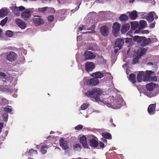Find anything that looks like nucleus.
Wrapping results in <instances>:
<instances>
[{
    "label": "nucleus",
    "instance_id": "1",
    "mask_svg": "<svg viewBox=\"0 0 159 159\" xmlns=\"http://www.w3.org/2000/svg\"><path fill=\"white\" fill-rule=\"evenodd\" d=\"M102 94V92L101 89L95 88L88 91L85 93V95L88 98H90L96 101H99Z\"/></svg>",
    "mask_w": 159,
    "mask_h": 159
},
{
    "label": "nucleus",
    "instance_id": "2",
    "mask_svg": "<svg viewBox=\"0 0 159 159\" xmlns=\"http://www.w3.org/2000/svg\"><path fill=\"white\" fill-rule=\"evenodd\" d=\"M115 99H113L111 103H108L107 106L113 109H117L122 105V100L120 95L115 94Z\"/></svg>",
    "mask_w": 159,
    "mask_h": 159
},
{
    "label": "nucleus",
    "instance_id": "3",
    "mask_svg": "<svg viewBox=\"0 0 159 159\" xmlns=\"http://www.w3.org/2000/svg\"><path fill=\"white\" fill-rule=\"evenodd\" d=\"M89 138H90L88 139V141L89 145L94 148H97L98 145V142L96 140L97 139V138L93 135L90 136Z\"/></svg>",
    "mask_w": 159,
    "mask_h": 159
},
{
    "label": "nucleus",
    "instance_id": "4",
    "mask_svg": "<svg viewBox=\"0 0 159 159\" xmlns=\"http://www.w3.org/2000/svg\"><path fill=\"white\" fill-rule=\"evenodd\" d=\"M86 84L89 86H95L98 85L99 81L96 78H92L86 79L85 81Z\"/></svg>",
    "mask_w": 159,
    "mask_h": 159
},
{
    "label": "nucleus",
    "instance_id": "5",
    "mask_svg": "<svg viewBox=\"0 0 159 159\" xmlns=\"http://www.w3.org/2000/svg\"><path fill=\"white\" fill-rule=\"evenodd\" d=\"M121 25L117 22L113 23L112 26V32L114 36H116L117 34L120 31Z\"/></svg>",
    "mask_w": 159,
    "mask_h": 159
},
{
    "label": "nucleus",
    "instance_id": "6",
    "mask_svg": "<svg viewBox=\"0 0 159 159\" xmlns=\"http://www.w3.org/2000/svg\"><path fill=\"white\" fill-rule=\"evenodd\" d=\"M83 55L84 57V61L88 59H93L96 57V55L93 52L91 51H85Z\"/></svg>",
    "mask_w": 159,
    "mask_h": 159
},
{
    "label": "nucleus",
    "instance_id": "7",
    "mask_svg": "<svg viewBox=\"0 0 159 159\" xmlns=\"http://www.w3.org/2000/svg\"><path fill=\"white\" fill-rule=\"evenodd\" d=\"M95 67V64L93 62L88 61L85 63V70L87 72L92 71Z\"/></svg>",
    "mask_w": 159,
    "mask_h": 159
},
{
    "label": "nucleus",
    "instance_id": "8",
    "mask_svg": "<svg viewBox=\"0 0 159 159\" xmlns=\"http://www.w3.org/2000/svg\"><path fill=\"white\" fill-rule=\"evenodd\" d=\"M107 75H108V77H110L111 75V74L109 72L103 74L100 72H96L93 74V76L94 77V78H96L97 79L98 78L101 79L103 77L104 75L105 76Z\"/></svg>",
    "mask_w": 159,
    "mask_h": 159
},
{
    "label": "nucleus",
    "instance_id": "9",
    "mask_svg": "<svg viewBox=\"0 0 159 159\" xmlns=\"http://www.w3.org/2000/svg\"><path fill=\"white\" fill-rule=\"evenodd\" d=\"M33 21L36 26H38L44 23L43 20L41 19L40 16H36L33 19Z\"/></svg>",
    "mask_w": 159,
    "mask_h": 159
},
{
    "label": "nucleus",
    "instance_id": "10",
    "mask_svg": "<svg viewBox=\"0 0 159 159\" xmlns=\"http://www.w3.org/2000/svg\"><path fill=\"white\" fill-rule=\"evenodd\" d=\"M153 72L151 70H146L144 73L143 75V80L144 82L150 80V78Z\"/></svg>",
    "mask_w": 159,
    "mask_h": 159
},
{
    "label": "nucleus",
    "instance_id": "11",
    "mask_svg": "<svg viewBox=\"0 0 159 159\" xmlns=\"http://www.w3.org/2000/svg\"><path fill=\"white\" fill-rule=\"evenodd\" d=\"M21 17L25 20H27L31 17V12L28 10L23 11L21 14Z\"/></svg>",
    "mask_w": 159,
    "mask_h": 159
},
{
    "label": "nucleus",
    "instance_id": "12",
    "mask_svg": "<svg viewBox=\"0 0 159 159\" xmlns=\"http://www.w3.org/2000/svg\"><path fill=\"white\" fill-rule=\"evenodd\" d=\"M17 57V54L13 52H11L7 56V59L10 61H13L15 60Z\"/></svg>",
    "mask_w": 159,
    "mask_h": 159
},
{
    "label": "nucleus",
    "instance_id": "13",
    "mask_svg": "<svg viewBox=\"0 0 159 159\" xmlns=\"http://www.w3.org/2000/svg\"><path fill=\"white\" fill-rule=\"evenodd\" d=\"M59 142L60 145L63 149L66 150L69 148L67 141L61 138Z\"/></svg>",
    "mask_w": 159,
    "mask_h": 159
},
{
    "label": "nucleus",
    "instance_id": "14",
    "mask_svg": "<svg viewBox=\"0 0 159 159\" xmlns=\"http://www.w3.org/2000/svg\"><path fill=\"white\" fill-rule=\"evenodd\" d=\"M156 106V104H152L149 105L148 108V111L150 114L153 115L155 113Z\"/></svg>",
    "mask_w": 159,
    "mask_h": 159
},
{
    "label": "nucleus",
    "instance_id": "15",
    "mask_svg": "<svg viewBox=\"0 0 159 159\" xmlns=\"http://www.w3.org/2000/svg\"><path fill=\"white\" fill-rule=\"evenodd\" d=\"M16 22L17 25L22 29H24L26 27V24L23 21L19 19L15 20Z\"/></svg>",
    "mask_w": 159,
    "mask_h": 159
},
{
    "label": "nucleus",
    "instance_id": "16",
    "mask_svg": "<svg viewBox=\"0 0 159 159\" xmlns=\"http://www.w3.org/2000/svg\"><path fill=\"white\" fill-rule=\"evenodd\" d=\"M101 34L104 36H107L108 34V28L105 25L101 27L100 29Z\"/></svg>",
    "mask_w": 159,
    "mask_h": 159
},
{
    "label": "nucleus",
    "instance_id": "17",
    "mask_svg": "<svg viewBox=\"0 0 159 159\" xmlns=\"http://www.w3.org/2000/svg\"><path fill=\"white\" fill-rule=\"evenodd\" d=\"M147 49L144 48H139L138 49L136 54L137 56L140 57L147 52Z\"/></svg>",
    "mask_w": 159,
    "mask_h": 159
},
{
    "label": "nucleus",
    "instance_id": "18",
    "mask_svg": "<svg viewBox=\"0 0 159 159\" xmlns=\"http://www.w3.org/2000/svg\"><path fill=\"white\" fill-rule=\"evenodd\" d=\"M80 143L82 144L84 148H88L89 146L87 142L86 138L85 136H83L80 139Z\"/></svg>",
    "mask_w": 159,
    "mask_h": 159
},
{
    "label": "nucleus",
    "instance_id": "19",
    "mask_svg": "<svg viewBox=\"0 0 159 159\" xmlns=\"http://www.w3.org/2000/svg\"><path fill=\"white\" fill-rule=\"evenodd\" d=\"M124 43V40L123 39H118L115 42L114 48H121L122 46Z\"/></svg>",
    "mask_w": 159,
    "mask_h": 159
},
{
    "label": "nucleus",
    "instance_id": "20",
    "mask_svg": "<svg viewBox=\"0 0 159 159\" xmlns=\"http://www.w3.org/2000/svg\"><path fill=\"white\" fill-rule=\"evenodd\" d=\"M130 28V25L129 24H125L123 25L121 28V31L122 33H125L128 31Z\"/></svg>",
    "mask_w": 159,
    "mask_h": 159
},
{
    "label": "nucleus",
    "instance_id": "21",
    "mask_svg": "<svg viewBox=\"0 0 159 159\" xmlns=\"http://www.w3.org/2000/svg\"><path fill=\"white\" fill-rule=\"evenodd\" d=\"M8 11L7 8H2L0 10V17H3L6 16Z\"/></svg>",
    "mask_w": 159,
    "mask_h": 159
},
{
    "label": "nucleus",
    "instance_id": "22",
    "mask_svg": "<svg viewBox=\"0 0 159 159\" xmlns=\"http://www.w3.org/2000/svg\"><path fill=\"white\" fill-rule=\"evenodd\" d=\"M144 39H145V37H141L137 35L135 36L133 38L134 41H136L138 43L143 42Z\"/></svg>",
    "mask_w": 159,
    "mask_h": 159
},
{
    "label": "nucleus",
    "instance_id": "23",
    "mask_svg": "<svg viewBox=\"0 0 159 159\" xmlns=\"http://www.w3.org/2000/svg\"><path fill=\"white\" fill-rule=\"evenodd\" d=\"M156 84H155L150 83L147 84L146 86V88L148 90L152 91L155 88Z\"/></svg>",
    "mask_w": 159,
    "mask_h": 159
},
{
    "label": "nucleus",
    "instance_id": "24",
    "mask_svg": "<svg viewBox=\"0 0 159 159\" xmlns=\"http://www.w3.org/2000/svg\"><path fill=\"white\" fill-rule=\"evenodd\" d=\"M151 42V40L150 38L147 39L145 37V39L143 40V42L141 44V46L144 47L147 45L150 44Z\"/></svg>",
    "mask_w": 159,
    "mask_h": 159
},
{
    "label": "nucleus",
    "instance_id": "25",
    "mask_svg": "<svg viewBox=\"0 0 159 159\" xmlns=\"http://www.w3.org/2000/svg\"><path fill=\"white\" fill-rule=\"evenodd\" d=\"M129 16L131 20H134L137 17V12L136 11L134 10L132 12H129Z\"/></svg>",
    "mask_w": 159,
    "mask_h": 159
},
{
    "label": "nucleus",
    "instance_id": "26",
    "mask_svg": "<svg viewBox=\"0 0 159 159\" xmlns=\"http://www.w3.org/2000/svg\"><path fill=\"white\" fill-rule=\"evenodd\" d=\"M154 14H155L154 12H150L148 14L147 20L148 22H152L154 20Z\"/></svg>",
    "mask_w": 159,
    "mask_h": 159
},
{
    "label": "nucleus",
    "instance_id": "27",
    "mask_svg": "<svg viewBox=\"0 0 159 159\" xmlns=\"http://www.w3.org/2000/svg\"><path fill=\"white\" fill-rule=\"evenodd\" d=\"M144 75V72L141 71L139 72V73L138 74L137 77L138 81L139 82H142L143 79V76Z\"/></svg>",
    "mask_w": 159,
    "mask_h": 159
},
{
    "label": "nucleus",
    "instance_id": "28",
    "mask_svg": "<svg viewBox=\"0 0 159 159\" xmlns=\"http://www.w3.org/2000/svg\"><path fill=\"white\" fill-rule=\"evenodd\" d=\"M129 78L130 81L133 84L135 83L136 82L135 75L134 74H131L129 75Z\"/></svg>",
    "mask_w": 159,
    "mask_h": 159
},
{
    "label": "nucleus",
    "instance_id": "29",
    "mask_svg": "<svg viewBox=\"0 0 159 159\" xmlns=\"http://www.w3.org/2000/svg\"><path fill=\"white\" fill-rule=\"evenodd\" d=\"M119 19L121 21L125 22L128 20V17L125 14H122L120 16Z\"/></svg>",
    "mask_w": 159,
    "mask_h": 159
},
{
    "label": "nucleus",
    "instance_id": "30",
    "mask_svg": "<svg viewBox=\"0 0 159 159\" xmlns=\"http://www.w3.org/2000/svg\"><path fill=\"white\" fill-rule=\"evenodd\" d=\"M131 29L132 30H134L138 27L139 24L135 21H133L131 22Z\"/></svg>",
    "mask_w": 159,
    "mask_h": 159
},
{
    "label": "nucleus",
    "instance_id": "31",
    "mask_svg": "<svg viewBox=\"0 0 159 159\" xmlns=\"http://www.w3.org/2000/svg\"><path fill=\"white\" fill-rule=\"evenodd\" d=\"M102 136L105 139H111L112 138L111 135L109 133H103Z\"/></svg>",
    "mask_w": 159,
    "mask_h": 159
},
{
    "label": "nucleus",
    "instance_id": "32",
    "mask_svg": "<svg viewBox=\"0 0 159 159\" xmlns=\"http://www.w3.org/2000/svg\"><path fill=\"white\" fill-rule=\"evenodd\" d=\"M12 10L15 15L17 16L19 15L20 13L18 7H14L12 8Z\"/></svg>",
    "mask_w": 159,
    "mask_h": 159
},
{
    "label": "nucleus",
    "instance_id": "33",
    "mask_svg": "<svg viewBox=\"0 0 159 159\" xmlns=\"http://www.w3.org/2000/svg\"><path fill=\"white\" fill-rule=\"evenodd\" d=\"M147 24L145 20H141L140 22V27L141 29H143L146 26Z\"/></svg>",
    "mask_w": 159,
    "mask_h": 159
},
{
    "label": "nucleus",
    "instance_id": "34",
    "mask_svg": "<svg viewBox=\"0 0 159 159\" xmlns=\"http://www.w3.org/2000/svg\"><path fill=\"white\" fill-rule=\"evenodd\" d=\"M47 146L46 145H43L41 148V152L43 154H45L47 152Z\"/></svg>",
    "mask_w": 159,
    "mask_h": 159
},
{
    "label": "nucleus",
    "instance_id": "35",
    "mask_svg": "<svg viewBox=\"0 0 159 159\" xmlns=\"http://www.w3.org/2000/svg\"><path fill=\"white\" fill-rule=\"evenodd\" d=\"M68 11V10L66 9H62L60 10L59 11V13L61 16H62L65 14Z\"/></svg>",
    "mask_w": 159,
    "mask_h": 159
},
{
    "label": "nucleus",
    "instance_id": "36",
    "mask_svg": "<svg viewBox=\"0 0 159 159\" xmlns=\"http://www.w3.org/2000/svg\"><path fill=\"white\" fill-rule=\"evenodd\" d=\"M7 100L4 98H1V101L0 102V105H4L7 104Z\"/></svg>",
    "mask_w": 159,
    "mask_h": 159
},
{
    "label": "nucleus",
    "instance_id": "37",
    "mask_svg": "<svg viewBox=\"0 0 159 159\" xmlns=\"http://www.w3.org/2000/svg\"><path fill=\"white\" fill-rule=\"evenodd\" d=\"M96 27V26L95 25V24H94L92 26H91L89 28L90 29V30H91V31H88L86 32L88 33H94L95 32L94 30L95 28Z\"/></svg>",
    "mask_w": 159,
    "mask_h": 159
},
{
    "label": "nucleus",
    "instance_id": "38",
    "mask_svg": "<svg viewBox=\"0 0 159 159\" xmlns=\"http://www.w3.org/2000/svg\"><path fill=\"white\" fill-rule=\"evenodd\" d=\"M140 57L137 56L136 57L134 58L133 59L132 63L133 64H135L138 62V61Z\"/></svg>",
    "mask_w": 159,
    "mask_h": 159
},
{
    "label": "nucleus",
    "instance_id": "39",
    "mask_svg": "<svg viewBox=\"0 0 159 159\" xmlns=\"http://www.w3.org/2000/svg\"><path fill=\"white\" fill-rule=\"evenodd\" d=\"M13 34V33L10 30H7L6 32V35L8 37H11L12 36Z\"/></svg>",
    "mask_w": 159,
    "mask_h": 159
},
{
    "label": "nucleus",
    "instance_id": "40",
    "mask_svg": "<svg viewBox=\"0 0 159 159\" xmlns=\"http://www.w3.org/2000/svg\"><path fill=\"white\" fill-rule=\"evenodd\" d=\"M48 8V7H45L42 8H39L38 9L39 11L40 12L44 13L46 9Z\"/></svg>",
    "mask_w": 159,
    "mask_h": 159
},
{
    "label": "nucleus",
    "instance_id": "41",
    "mask_svg": "<svg viewBox=\"0 0 159 159\" xmlns=\"http://www.w3.org/2000/svg\"><path fill=\"white\" fill-rule=\"evenodd\" d=\"M2 117L4 121H7L8 118V114L7 113H4Z\"/></svg>",
    "mask_w": 159,
    "mask_h": 159
},
{
    "label": "nucleus",
    "instance_id": "42",
    "mask_svg": "<svg viewBox=\"0 0 159 159\" xmlns=\"http://www.w3.org/2000/svg\"><path fill=\"white\" fill-rule=\"evenodd\" d=\"M89 105L87 103H84L81 106V108L83 110H85L88 107Z\"/></svg>",
    "mask_w": 159,
    "mask_h": 159
},
{
    "label": "nucleus",
    "instance_id": "43",
    "mask_svg": "<svg viewBox=\"0 0 159 159\" xmlns=\"http://www.w3.org/2000/svg\"><path fill=\"white\" fill-rule=\"evenodd\" d=\"M7 20V17H6L4 19L2 20L1 22L0 25L2 26H3L6 23Z\"/></svg>",
    "mask_w": 159,
    "mask_h": 159
},
{
    "label": "nucleus",
    "instance_id": "44",
    "mask_svg": "<svg viewBox=\"0 0 159 159\" xmlns=\"http://www.w3.org/2000/svg\"><path fill=\"white\" fill-rule=\"evenodd\" d=\"M73 148L75 150H79V148L80 149V146L79 144H76L74 145Z\"/></svg>",
    "mask_w": 159,
    "mask_h": 159
},
{
    "label": "nucleus",
    "instance_id": "45",
    "mask_svg": "<svg viewBox=\"0 0 159 159\" xmlns=\"http://www.w3.org/2000/svg\"><path fill=\"white\" fill-rule=\"evenodd\" d=\"M47 19L48 21L51 22H52L54 20V17L53 16L51 15L47 17Z\"/></svg>",
    "mask_w": 159,
    "mask_h": 159
},
{
    "label": "nucleus",
    "instance_id": "46",
    "mask_svg": "<svg viewBox=\"0 0 159 159\" xmlns=\"http://www.w3.org/2000/svg\"><path fill=\"white\" fill-rule=\"evenodd\" d=\"M4 111L7 112H10L12 111L11 109L7 107H4Z\"/></svg>",
    "mask_w": 159,
    "mask_h": 159
},
{
    "label": "nucleus",
    "instance_id": "47",
    "mask_svg": "<svg viewBox=\"0 0 159 159\" xmlns=\"http://www.w3.org/2000/svg\"><path fill=\"white\" fill-rule=\"evenodd\" d=\"M83 126L81 125H79L75 126V129H82L83 128Z\"/></svg>",
    "mask_w": 159,
    "mask_h": 159
},
{
    "label": "nucleus",
    "instance_id": "48",
    "mask_svg": "<svg viewBox=\"0 0 159 159\" xmlns=\"http://www.w3.org/2000/svg\"><path fill=\"white\" fill-rule=\"evenodd\" d=\"M99 144V146L100 147L102 148H104L105 147V145H104V143H103L101 141H99L98 144Z\"/></svg>",
    "mask_w": 159,
    "mask_h": 159
},
{
    "label": "nucleus",
    "instance_id": "49",
    "mask_svg": "<svg viewBox=\"0 0 159 159\" xmlns=\"http://www.w3.org/2000/svg\"><path fill=\"white\" fill-rule=\"evenodd\" d=\"M6 76V75L3 72H0V78H4Z\"/></svg>",
    "mask_w": 159,
    "mask_h": 159
},
{
    "label": "nucleus",
    "instance_id": "50",
    "mask_svg": "<svg viewBox=\"0 0 159 159\" xmlns=\"http://www.w3.org/2000/svg\"><path fill=\"white\" fill-rule=\"evenodd\" d=\"M157 78L155 76H154L150 78V80L153 81H157Z\"/></svg>",
    "mask_w": 159,
    "mask_h": 159
},
{
    "label": "nucleus",
    "instance_id": "51",
    "mask_svg": "<svg viewBox=\"0 0 159 159\" xmlns=\"http://www.w3.org/2000/svg\"><path fill=\"white\" fill-rule=\"evenodd\" d=\"M18 10L19 11H22L25 10V8L24 7L21 6L19 7Z\"/></svg>",
    "mask_w": 159,
    "mask_h": 159
},
{
    "label": "nucleus",
    "instance_id": "52",
    "mask_svg": "<svg viewBox=\"0 0 159 159\" xmlns=\"http://www.w3.org/2000/svg\"><path fill=\"white\" fill-rule=\"evenodd\" d=\"M80 3L79 4V5H78V6L75 8V10H74V9L72 10H71V12H74V11H75L77 10L79 8L80 6Z\"/></svg>",
    "mask_w": 159,
    "mask_h": 159
},
{
    "label": "nucleus",
    "instance_id": "53",
    "mask_svg": "<svg viewBox=\"0 0 159 159\" xmlns=\"http://www.w3.org/2000/svg\"><path fill=\"white\" fill-rule=\"evenodd\" d=\"M114 48H115L114 52L115 53H116L121 48H116L114 47Z\"/></svg>",
    "mask_w": 159,
    "mask_h": 159
},
{
    "label": "nucleus",
    "instance_id": "54",
    "mask_svg": "<svg viewBox=\"0 0 159 159\" xmlns=\"http://www.w3.org/2000/svg\"><path fill=\"white\" fill-rule=\"evenodd\" d=\"M131 40V39L130 38H126L125 39V42L126 43H129Z\"/></svg>",
    "mask_w": 159,
    "mask_h": 159
},
{
    "label": "nucleus",
    "instance_id": "55",
    "mask_svg": "<svg viewBox=\"0 0 159 159\" xmlns=\"http://www.w3.org/2000/svg\"><path fill=\"white\" fill-rule=\"evenodd\" d=\"M155 23H151L149 26V27L150 28H153L155 27Z\"/></svg>",
    "mask_w": 159,
    "mask_h": 159
},
{
    "label": "nucleus",
    "instance_id": "56",
    "mask_svg": "<svg viewBox=\"0 0 159 159\" xmlns=\"http://www.w3.org/2000/svg\"><path fill=\"white\" fill-rule=\"evenodd\" d=\"M34 150L33 149H31L29 150L28 152V153L30 155H31L32 152H34Z\"/></svg>",
    "mask_w": 159,
    "mask_h": 159
},
{
    "label": "nucleus",
    "instance_id": "57",
    "mask_svg": "<svg viewBox=\"0 0 159 159\" xmlns=\"http://www.w3.org/2000/svg\"><path fill=\"white\" fill-rule=\"evenodd\" d=\"M101 140L103 142H104V143H106V144H107V140L105 138H102L101 139Z\"/></svg>",
    "mask_w": 159,
    "mask_h": 159
},
{
    "label": "nucleus",
    "instance_id": "58",
    "mask_svg": "<svg viewBox=\"0 0 159 159\" xmlns=\"http://www.w3.org/2000/svg\"><path fill=\"white\" fill-rule=\"evenodd\" d=\"M110 122L112 123V125H113V126H114V127H115L116 125L114 124L113 123V120L112 118H111V119L110 120Z\"/></svg>",
    "mask_w": 159,
    "mask_h": 159
},
{
    "label": "nucleus",
    "instance_id": "59",
    "mask_svg": "<svg viewBox=\"0 0 159 159\" xmlns=\"http://www.w3.org/2000/svg\"><path fill=\"white\" fill-rule=\"evenodd\" d=\"M84 27V26L83 25H82V26H80L79 28V29L80 30L82 31L83 29V28Z\"/></svg>",
    "mask_w": 159,
    "mask_h": 159
},
{
    "label": "nucleus",
    "instance_id": "60",
    "mask_svg": "<svg viewBox=\"0 0 159 159\" xmlns=\"http://www.w3.org/2000/svg\"><path fill=\"white\" fill-rule=\"evenodd\" d=\"M3 126V123L0 122V129L2 128Z\"/></svg>",
    "mask_w": 159,
    "mask_h": 159
},
{
    "label": "nucleus",
    "instance_id": "61",
    "mask_svg": "<svg viewBox=\"0 0 159 159\" xmlns=\"http://www.w3.org/2000/svg\"><path fill=\"white\" fill-rule=\"evenodd\" d=\"M143 33L146 34H148L149 33L148 30H143Z\"/></svg>",
    "mask_w": 159,
    "mask_h": 159
},
{
    "label": "nucleus",
    "instance_id": "62",
    "mask_svg": "<svg viewBox=\"0 0 159 159\" xmlns=\"http://www.w3.org/2000/svg\"><path fill=\"white\" fill-rule=\"evenodd\" d=\"M2 30L0 29V37H2Z\"/></svg>",
    "mask_w": 159,
    "mask_h": 159
},
{
    "label": "nucleus",
    "instance_id": "63",
    "mask_svg": "<svg viewBox=\"0 0 159 159\" xmlns=\"http://www.w3.org/2000/svg\"><path fill=\"white\" fill-rule=\"evenodd\" d=\"M42 0V2L43 3H44L45 2V1H48L49 2H50L51 1V0Z\"/></svg>",
    "mask_w": 159,
    "mask_h": 159
},
{
    "label": "nucleus",
    "instance_id": "64",
    "mask_svg": "<svg viewBox=\"0 0 159 159\" xmlns=\"http://www.w3.org/2000/svg\"><path fill=\"white\" fill-rule=\"evenodd\" d=\"M148 65H153V63L152 62H149L148 64Z\"/></svg>",
    "mask_w": 159,
    "mask_h": 159
}]
</instances>
